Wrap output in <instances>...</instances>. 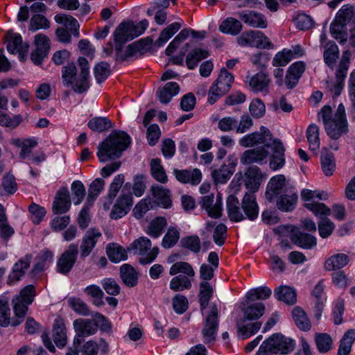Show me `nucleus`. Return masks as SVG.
Returning <instances> with one entry per match:
<instances>
[{
    "label": "nucleus",
    "instance_id": "1",
    "mask_svg": "<svg viewBox=\"0 0 355 355\" xmlns=\"http://www.w3.org/2000/svg\"><path fill=\"white\" fill-rule=\"evenodd\" d=\"M130 143V137L124 132H112L99 144L97 157L100 162L119 157Z\"/></svg>",
    "mask_w": 355,
    "mask_h": 355
},
{
    "label": "nucleus",
    "instance_id": "2",
    "mask_svg": "<svg viewBox=\"0 0 355 355\" xmlns=\"http://www.w3.org/2000/svg\"><path fill=\"white\" fill-rule=\"evenodd\" d=\"M295 347L294 340L276 333L262 343L257 355L287 354Z\"/></svg>",
    "mask_w": 355,
    "mask_h": 355
},
{
    "label": "nucleus",
    "instance_id": "3",
    "mask_svg": "<svg viewBox=\"0 0 355 355\" xmlns=\"http://www.w3.org/2000/svg\"><path fill=\"white\" fill-rule=\"evenodd\" d=\"M35 288L33 285L25 286L19 293L12 299L13 309L17 320L12 322V326H17L21 323L28 311V306L31 304L35 296Z\"/></svg>",
    "mask_w": 355,
    "mask_h": 355
},
{
    "label": "nucleus",
    "instance_id": "4",
    "mask_svg": "<svg viewBox=\"0 0 355 355\" xmlns=\"http://www.w3.org/2000/svg\"><path fill=\"white\" fill-rule=\"evenodd\" d=\"M349 63V51H345L336 71V80L328 78L326 80V89L332 96H338L340 94L344 87Z\"/></svg>",
    "mask_w": 355,
    "mask_h": 355
},
{
    "label": "nucleus",
    "instance_id": "5",
    "mask_svg": "<svg viewBox=\"0 0 355 355\" xmlns=\"http://www.w3.org/2000/svg\"><path fill=\"white\" fill-rule=\"evenodd\" d=\"M233 81V75L225 68H222L218 78L209 88L207 98L208 103L211 105L214 104L220 97L228 92Z\"/></svg>",
    "mask_w": 355,
    "mask_h": 355
},
{
    "label": "nucleus",
    "instance_id": "6",
    "mask_svg": "<svg viewBox=\"0 0 355 355\" xmlns=\"http://www.w3.org/2000/svg\"><path fill=\"white\" fill-rule=\"evenodd\" d=\"M128 250L141 256L139 262L141 264H148L153 262L159 252L157 247L152 248L150 240L146 236H141L135 239L129 245Z\"/></svg>",
    "mask_w": 355,
    "mask_h": 355
},
{
    "label": "nucleus",
    "instance_id": "7",
    "mask_svg": "<svg viewBox=\"0 0 355 355\" xmlns=\"http://www.w3.org/2000/svg\"><path fill=\"white\" fill-rule=\"evenodd\" d=\"M324 129L327 135L334 139H338L347 132L348 123L343 104L338 105L332 121L324 125Z\"/></svg>",
    "mask_w": 355,
    "mask_h": 355
},
{
    "label": "nucleus",
    "instance_id": "8",
    "mask_svg": "<svg viewBox=\"0 0 355 355\" xmlns=\"http://www.w3.org/2000/svg\"><path fill=\"white\" fill-rule=\"evenodd\" d=\"M236 40L241 46H250L263 49L273 48L269 38L259 31H245L238 37Z\"/></svg>",
    "mask_w": 355,
    "mask_h": 355
},
{
    "label": "nucleus",
    "instance_id": "9",
    "mask_svg": "<svg viewBox=\"0 0 355 355\" xmlns=\"http://www.w3.org/2000/svg\"><path fill=\"white\" fill-rule=\"evenodd\" d=\"M150 42L148 40H140L129 44L124 50L121 46L116 45V58L119 61L129 60L136 58L144 53L148 48Z\"/></svg>",
    "mask_w": 355,
    "mask_h": 355
},
{
    "label": "nucleus",
    "instance_id": "10",
    "mask_svg": "<svg viewBox=\"0 0 355 355\" xmlns=\"http://www.w3.org/2000/svg\"><path fill=\"white\" fill-rule=\"evenodd\" d=\"M274 139L270 131L268 128L261 126L259 132H254L243 137L239 141V144L245 148L260 144H264L266 147H270Z\"/></svg>",
    "mask_w": 355,
    "mask_h": 355
},
{
    "label": "nucleus",
    "instance_id": "11",
    "mask_svg": "<svg viewBox=\"0 0 355 355\" xmlns=\"http://www.w3.org/2000/svg\"><path fill=\"white\" fill-rule=\"evenodd\" d=\"M218 328V309L215 305L211 307L206 317L205 324L202 329V335L206 344L215 341Z\"/></svg>",
    "mask_w": 355,
    "mask_h": 355
},
{
    "label": "nucleus",
    "instance_id": "12",
    "mask_svg": "<svg viewBox=\"0 0 355 355\" xmlns=\"http://www.w3.org/2000/svg\"><path fill=\"white\" fill-rule=\"evenodd\" d=\"M73 324L76 334L74 338L75 345H81L85 337L93 335L97 331V324L90 319H76Z\"/></svg>",
    "mask_w": 355,
    "mask_h": 355
},
{
    "label": "nucleus",
    "instance_id": "13",
    "mask_svg": "<svg viewBox=\"0 0 355 355\" xmlns=\"http://www.w3.org/2000/svg\"><path fill=\"white\" fill-rule=\"evenodd\" d=\"M34 45L35 49L31 54V60L35 64L40 65L48 55L50 40L46 35L38 33L35 35Z\"/></svg>",
    "mask_w": 355,
    "mask_h": 355
},
{
    "label": "nucleus",
    "instance_id": "14",
    "mask_svg": "<svg viewBox=\"0 0 355 355\" xmlns=\"http://www.w3.org/2000/svg\"><path fill=\"white\" fill-rule=\"evenodd\" d=\"M78 246L72 243L60 255L57 262V270L62 275L68 274L73 267L78 257Z\"/></svg>",
    "mask_w": 355,
    "mask_h": 355
},
{
    "label": "nucleus",
    "instance_id": "15",
    "mask_svg": "<svg viewBox=\"0 0 355 355\" xmlns=\"http://www.w3.org/2000/svg\"><path fill=\"white\" fill-rule=\"evenodd\" d=\"M288 189H293V187L286 182L284 175H279L274 176L268 183L266 196L268 200L272 201L275 198L286 193V190Z\"/></svg>",
    "mask_w": 355,
    "mask_h": 355
},
{
    "label": "nucleus",
    "instance_id": "16",
    "mask_svg": "<svg viewBox=\"0 0 355 355\" xmlns=\"http://www.w3.org/2000/svg\"><path fill=\"white\" fill-rule=\"evenodd\" d=\"M6 38L8 42L7 50L12 54L18 53L21 61H24L28 45L23 43L21 36L18 33H8Z\"/></svg>",
    "mask_w": 355,
    "mask_h": 355
},
{
    "label": "nucleus",
    "instance_id": "17",
    "mask_svg": "<svg viewBox=\"0 0 355 355\" xmlns=\"http://www.w3.org/2000/svg\"><path fill=\"white\" fill-rule=\"evenodd\" d=\"M31 260L32 256L31 254H26L14 264L12 271L8 275V284L12 285L17 283L24 276L30 267Z\"/></svg>",
    "mask_w": 355,
    "mask_h": 355
},
{
    "label": "nucleus",
    "instance_id": "18",
    "mask_svg": "<svg viewBox=\"0 0 355 355\" xmlns=\"http://www.w3.org/2000/svg\"><path fill=\"white\" fill-rule=\"evenodd\" d=\"M101 236V233L95 229H90L86 232L82 239L80 247L82 259H85L90 254Z\"/></svg>",
    "mask_w": 355,
    "mask_h": 355
},
{
    "label": "nucleus",
    "instance_id": "19",
    "mask_svg": "<svg viewBox=\"0 0 355 355\" xmlns=\"http://www.w3.org/2000/svg\"><path fill=\"white\" fill-rule=\"evenodd\" d=\"M242 210L245 218L254 220L259 213V207L254 193H245L241 200Z\"/></svg>",
    "mask_w": 355,
    "mask_h": 355
},
{
    "label": "nucleus",
    "instance_id": "20",
    "mask_svg": "<svg viewBox=\"0 0 355 355\" xmlns=\"http://www.w3.org/2000/svg\"><path fill=\"white\" fill-rule=\"evenodd\" d=\"M132 202V198L130 194H121L112 207L110 217L114 220L123 217L130 210Z\"/></svg>",
    "mask_w": 355,
    "mask_h": 355
},
{
    "label": "nucleus",
    "instance_id": "21",
    "mask_svg": "<svg viewBox=\"0 0 355 355\" xmlns=\"http://www.w3.org/2000/svg\"><path fill=\"white\" fill-rule=\"evenodd\" d=\"M71 204L68 189L67 188H62L57 192L53 200V212L55 214H64L69 210Z\"/></svg>",
    "mask_w": 355,
    "mask_h": 355
},
{
    "label": "nucleus",
    "instance_id": "22",
    "mask_svg": "<svg viewBox=\"0 0 355 355\" xmlns=\"http://www.w3.org/2000/svg\"><path fill=\"white\" fill-rule=\"evenodd\" d=\"M150 191L155 198L153 201L155 202V207L158 205L164 209L171 207V193L169 189L163 186L155 184L151 187Z\"/></svg>",
    "mask_w": 355,
    "mask_h": 355
},
{
    "label": "nucleus",
    "instance_id": "23",
    "mask_svg": "<svg viewBox=\"0 0 355 355\" xmlns=\"http://www.w3.org/2000/svg\"><path fill=\"white\" fill-rule=\"evenodd\" d=\"M298 196L295 189H288L277 198V207L283 211H291L296 206Z\"/></svg>",
    "mask_w": 355,
    "mask_h": 355
},
{
    "label": "nucleus",
    "instance_id": "24",
    "mask_svg": "<svg viewBox=\"0 0 355 355\" xmlns=\"http://www.w3.org/2000/svg\"><path fill=\"white\" fill-rule=\"evenodd\" d=\"M173 174L177 180L182 184L197 185L202 180V173L198 168L192 170L174 169Z\"/></svg>",
    "mask_w": 355,
    "mask_h": 355
},
{
    "label": "nucleus",
    "instance_id": "25",
    "mask_svg": "<svg viewBox=\"0 0 355 355\" xmlns=\"http://www.w3.org/2000/svg\"><path fill=\"white\" fill-rule=\"evenodd\" d=\"M78 64L80 68V73L79 75V78L76 81L73 89L76 92L83 93L89 87V63L87 59L85 58H80L78 59Z\"/></svg>",
    "mask_w": 355,
    "mask_h": 355
},
{
    "label": "nucleus",
    "instance_id": "26",
    "mask_svg": "<svg viewBox=\"0 0 355 355\" xmlns=\"http://www.w3.org/2000/svg\"><path fill=\"white\" fill-rule=\"evenodd\" d=\"M202 208L205 209L208 215L212 218H218L221 216L222 203L220 199H217L214 202V195L203 196L200 201Z\"/></svg>",
    "mask_w": 355,
    "mask_h": 355
},
{
    "label": "nucleus",
    "instance_id": "27",
    "mask_svg": "<svg viewBox=\"0 0 355 355\" xmlns=\"http://www.w3.org/2000/svg\"><path fill=\"white\" fill-rule=\"evenodd\" d=\"M248 79V85L254 92L266 94L268 92L270 79L267 74L259 72Z\"/></svg>",
    "mask_w": 355,
    "mask_h": 355
},
{
    "label": "nucleus",
    "instance_id": "28",
    "mask_svg": "<svg viewBox=\"0 0 355 355\" xmlns=\"http://www.w3.org/2000/svg\"><path fill=\"white\" fill-rule=\"evenodd\" d=\"M227 211L231 221L240 222L245 218L242 210L241 203L233 195L230 196L227 199Z\"/></svg>",
    "mask_w": 355,
    "mask_h": 355
},
{
    "label": "nucleus",
    "instance_id": "29",
    "mask_svg": "<svg viewBox=\"0 0 355 355\" xmlns=\"http://www.w3.org/2000/svg\"><path fill=\"white\" fill-rule=\"evenodd\" d=\"M273 154L270 162V166L272 170H277L282 168L285 164L284 148L279 139H274L271 143Z\"/></svg>",
    "mask_w": 355,
    "mask_h": 355
},
{
    "label": "nucleus",
    "instance_id": "30",
    "mask_svg": "<svg viewBox=\"0 0 355 355\" xmlns=\"http://www.w3.org/2000/svg\"><path fill=\"white\" fill-rule=\"evenodd\" d=\"M261 181V173L257 166L250 167L244 176L245 185L250 190V193L256 192L260 186Z\"/></svg>",
    "mask_w": 355,
    "mask_h": 355
},
{
    "label": "nucleus",
    "instance_id": "31",
    "mask_svg": "<svg viewBox=\"0 0 355 355\" xmlns=\"http://www.w3.org/2000/svg\"><path fill=\"white\" fill-rule=\"evenodd\" d=\"M53 339L58 347H63L67 343V328L62 318H57L54 321Z\"/></svg>",
    "mask_w": 355,
    "mask_h": 355
},
{
    "label": "nucleus",
    "instance_id": "32",
    "mask_svg": "<svg viewBox=\"0 0 355 355\" xmlns=\"http://www.w3.org/2000/svg\"><path fill=\"white\" fill-rule=\"evenodd\" d=\"M350 259L347 254L343 253L334 254L328 257L324 263V268L327 271L340 270L346 266Z\"/></svg>",
    "mask_w": 355,
    "mask_h": 355
},
{
    "label": "nucleus",
    "instance_id": "33",
    "mask_svg": "<svg viewBox=\"0 0 355 355\" xmlns=\"http://www.w3.org/2000/svg\"><path fill=\"white\" fill-rule=\"evenodd\" d=\"M114 44L122 46L129 40L134 39L130 22H121L114 32Z\"/></svg>",
    "mask_w": 355,
    "mask_h": 355
},
{
    "label": "nucleus",
    "instance_id": "34",
    "mask_svg": "<svg viewBox=\"0 0 355 355\" xmlns=\"http://www.w3.org/2000/svg\"><path fill=\"white\" fill-rule=\"evenodd\" d=\"M268 152L264 148H257L245 150L241 157V162L243 164H250L260 162L266 158Z\"/></svg>",
    "mask_w": 355,
    "mask_h": 355
},
{
    "label": "nucleus",
    "instance_id": "35",
    "mask_svg": "<svg viewBox=\"0 0 355 355\" xmlns=\"http://www.w3.org/2000/svg\"><path fill=\"white\" fill-rule=\"evenodd\" d=\"M241 19L248 25L259 28L267 27L268 23L266 18L261 13L250 11L240 15Z\"/></svg>",
    "mask_w": 355,
    "mask_h": 355
},
{
    "label": "nucleus",
    "instance_id": "36",
    "mask_svg": "<svg viewBox=\"0 0 355 355\" xmlns=\"http://www.w3.org/2000/svg\"><path fill=\"white\" fill-rule=\"evenodd\" d=\"M180 92V87L175 82H168L165 85L159 89L157 95L162 103L166 104L169 103L171 98L176 96Z\"/></svg>",
    "mask_w": 355,
    "mask_h": 355
},
{
    "label": "nucleus",
    "instance_id": "37",
    "mask_svg": "<svg viewBox=\"0 0 355 355\" xmlns=\"http://www.w3.org/2000/svg\"><path fill=\"white\" fill-rule=\"evenodd\" d=\"M53 254L51 251L45 250L41 252L35 259V263L32 270L34 275L44 271L48 265L53 261Z\"/></svg>",
    "mask_w": 355,
    "mask_h": 355
},
{
    "label": "nucleus",
    "instance_id": "38",
    "mask_svg": "<svg viewBox=\"0 0 355 355\" xmlns=\"http://www.w3.org/2000/svg\"><path fill=\"white\" fill-rule=\"evenodd\" d=\"M275 296L278 300L288 304H293L297 302L295 291L288 286H280L275 290Z\"/></svg>",
    "mask_w": 355,
    "mask_h": 355
},
{
    "label": "nucleus",
    "instance_id": "39",
    "mask_svg": "<svg viewBox=\"0 0 355 355\" xmlns=\"http://www.w3.org/2000/svg\"><path fill=\"white\" fill-rule=\"evenodd\" d=\"M355 341V329H350L343 335L340 341L337 355H349Z\"/></svg>",
    "mask_w": 355,
    "mask_h": 355
},
{
    "label": "nucleus",
    "instance_id": "40",
    "mask_svg": "<svg viewBox=\"0 0 355 355\" xmlns=\"http://www.w3.org/2000/svg\"><path fill=\"white\" fill-rule=\"evenodd\" d=\"M291 240L293 243L304 249H311L317 245V239L314 236L304 232L293 234Z\"/></svg>",
    "mask_w": 355,
    "mask_h": 355
},
{
    "label": "nucleus",
    "instance_id": "41",
    "mask_svg": "<svg viewBox=\"0 0 355 355\" xmlns=\"http://www.w3.org/2000/svg\"><path fill=\"white\" fill-rule=\"evenodd\" d=\"M323 53L325 64L333 69L339 56V49L336 43L333 41L328 42L324 46Z\"/></svg>",
    "mask_w": 355,
    "mask_h": 355
},
{
    "label": "nucleus",
    "instance_id": "42",
    "mask_svg": "<svg viewBox=\"0 0 355 355\" xmlns=\"http://www.w3.org/2000/svg\"><path fill=\"white\" fill-rule=\"evenodd\" d=\"M209 56V52L202 48H195L186 57V64L189 69L196 67L198 62Z\"/></svg>",
    "mask_w": 355,
    "mask_h": 355
},
{
    "label": "nucleus",
    "instance_id": "43",
    "mask_svg": "<svg viewBox=\"0 0 355 355\" xmlns=\"http://www.w3.org/2000/svg\"><path fill=\"white\" fill-rule=\"evenodd\" d=\"M120 275L123 283L126 286L133 287L137 284V273L130 265H122L120 268Z\"/></svg>",
    "mask_w": 355,
    "mask_h": 355
},
{
    "label": "nucleus",
    "instance_id": "44",
    "mask_svg": "<svg viewBox=\"0 0 355 355\" xmlns=\"http://www.w3.org/2000/svg\"><path fill=\"white\" fill-rule=\"evenodd\" d=\"M218 29L223 33L236 35L241 32L242 24L238 19L228 17L220 24Z\"/></svg>",
    "mask_w": 355,
    "mask_h": 355
},
{
    "label": "nucleus",
    "instance_id": "45",
    "mask_svg": "<svg viewBox=\"0 0 355 355\" xmlns=\"http://www.w3.org/2000/svg\"><path fill=\"white\" fill-rule=\"evenodd\" d=\"M178 273L184 274L183 277H188L189 279L194 277L196 272L192 266L188 262L178 261L173 263L169 270L171 275H175Z\"/></svg>",
    "mask_w": 355,
    "mask_h": 355
},
{
    "label": "nucleus",
    "instance_id": "46",
    "mask_svg": "<svg viewBox=\"0 0 355 355\" xmlns=\"http://www.w3.org/2000/svg\"><path fill=\"white\" fill-rule=\"evenodd\" d=\"M55 21L58 24H63L67 28H69L74 36H79V24L72 16L66 14H59L55 16Z\"/></svg>",
    "mask_w": 355,
    "mask_h": 355
},
{
    "label": "nucleus",
    "instance_id": "47",
    "mask_svg": "<svg viewBox=\"0 0 355 355\" xmlns=\"http://www.w3.org/2000/svg\"><path fill=\"white\" fill-rule=\"evenodd\" d=\"M181 22H173L164 28L160 33L156 44L158 46H163L168 42L181 28Z\"/></svg>",
    "mask_w": 355,
    "mask_h": 355
},
{
    "label": "nucleus",
    "instance_id": "48",
    "mask_svg": "<svg viewBox=\"0 0 355 355\" xmlns=\"http://www.w3.org/2000/svg\"><path fill=\"white\" fill-rule=\"evenodd\" d=\"M105 181L101 178L94 180L90 184L87 198V205L92 206L96 198L103 190Z\"/></svg>",
    "mask_w": 355,
    "mask_h": 355
},
{
    "label": "nucleus",
    "instance_id": "49",
    "mask_svg": "<svg viewBox=\"0 0 355 355\" xmlns=\"http://www.w3.org/2000/svg\"><path fill=\"white\" fill-rule=\"evenodd\" d=\"M293 318L297 327L304 331H309L311 324L305 312L300 307H295L293 311Z\"/></svg>",
    "mask_w": 355,
    "mask_h": 355
},
{
    "label": "nucleus",
    "instance_id": "50",
    "mask_svg": "<svg viewBox=\"0 0 355 355\" xmlns=\"http://www.w3.org/2000/svg\"><path fill=\"white\" fill-rule=\"evenodd\" d=\"M84 293L92 298V302L96 306H102L105 304L103 300L104 293L98 286L89 285L84 289Z\"/></svg>",
    "mask_w": 355,
    "mask_h": 355
},
{
    "label": "nucleus",
    "instance_id": "51",
    "mask_svg": "<svg viewBox=\"0 0 355 355\" xmlns=\"http://www.w3.org/2000/svg\"><path fill=\"white\" fill-rule=\"evenodd\" d=\"M155 207V202L150 198L141 200L134 207L133 214L137 219H140L150 209Z\"/></svg>",
    "mask_w": 355,
    "mask_h": 355
},
{
    "label": "nucleus",
    "instance_id": "52",
    "mask_svg": "<svg viewBox=\"0 0 355 355\" xmlns=\"http://www.w3.org/2000/svg\"><path fill=\"white\" fill-rule=\"evenodd\" d=\"M107 254L112 262H119L127 258L126 251L120 245L112 243L107 246Z\"/></svg>",
    "mask_w": 355,
    "mask_h": 355
},
{
    "label": "nucleus",
    "instance_id": "53",
    "mask_svg": "<svg viewBox=\"0 0 355 355\" xmlns=\"http://www.w3.org/2000/svg\"><path fill=\"white\" fill-rule=\"evenodd\" d=\"M166 225V220L164 217H157L149 224L146 233L153 238L159 237Z\"/></svg>",
    "mask_w": 355,
    "mask_h": 355
},
{
    "label": "nucleus",
    "instance_id": "54",
    "mask_svg": "<svg viewBox=\"0 0 355 355\" xmlns=\"http://www.w3.org/2000/svg\"><path fill=\"white\" fill-rule=\"evenodd\" d=\"M306 139L309 149L316 151L320 148L319 128L315 124L310 125L306 130Z\"/></svg>",
    "mask_w": 355,
    "mask_h": 355
},
{
    "label": "nucleus",
    "instance_id": "55",
    "mask_svg": "<svg viewBox=\"0 0 355 355\" xmlns=\"http://www.w3.org/2000/svg\"><path fill=\"white\" fill-rule=\"evenodd\" d=\"M191 279L188 277H183L180 275L174 277L170 282L169 287L173 291H182L189 290L191 288Z\"/></svg>",
    "mask_w": 355,
    "mask_h": 355
},
{
    "label": "nucleus",
    "instance_id": "56",
    "mask_svg": "<svg viewBox=\"0 0 355 355\" xmlns=\"http://www.w3.org/2000/svg\"><path fill=\"white\" fill-rule=\"evenodd\" d=\"M17 320V318L10 321V309L8 300L4 297H0V325L3 327H7L9 324L12 325V322Z\"/></svg>",
    "mask_w": 355,
    "mask_h": 355
},
{
    "label": "nucleus",
    "instance_id": "57",
    "mask_svg": "<svg viewBox=\"0 0 355 355\" xmlns=\"http://www.w3.org/2000/svg\"><path fill=\"white\" fill-rule=\"evenodd\" d=\"M261 327V323L259 322H255L247 324H244L242 322H238L237 331L242 338L245 339L255 334L260 329Z\"/></svg>",
    "mask_w": 355,
    "mask_h": 355
},
{
    "label": "nucleus",
    "instance_id": "58",
    "mask_svg": "<svg viewBox=\"0 0 355 355\" xmlns=\"http://www.w3.org/2000/svg\"><path fill=\"white\" fill-rule=\"evenodd\" d=\"M124 182V175L122 174L117 175L114 179L113 180L112 182L111 183L109 189V191L107 193V198L110 200L109 204L107 205V203L104 204V207L106 209H108L110 207V205H111L113 199L116 197V194L118 193L119 191L120 190L121 187H122L123 184Z\"/></svg>",
    "mask_w": 355,
    "mask_h": 355
},
{
    "label": "nucleus",
    "instance_id": "59",
    "mask_svg": "<svg viewBox=\"0 0 355 355\" xmlns=\"http://www.w3.org/2000/svg\"><path fill=\"white\" fill-rule=\"evenodd\" d=\"M265 306L261 302H257L248 306L243 309L244 316L248 320H256L263 315Z\"/></svg>",
    "mask_w": 355,
    "mask_h": 355
},
{
    "label": "nucleus",
    "instance_id": "60",
    "mask_svg": "<svg viewBox=\"0 0 355 355\" xmlns=\"http://www.w3.org/2000/svg\"><path fill=\"white\" fill-rule=\"evenodd\" d=\"M213 295V288L207 282H202L200 284L199 302L202 310L205 309Z\"/></svg>",
    "mask_w": 355,
    "mask_h": 355
},
{
    "label": "nucleus",
    "instance_id": "61",
    "mask_svg": "<svg viewBox=\"0 0 355 355\" xmlns=\"http://www.w3.org/2000/svg\"><path fill=\"white\" fill-rule=\"evenodd\" d=\"M111 121L106 117H94L88 122V127L93 131L103 132L112 127Z\"/></svg>",
    "mask_w": 355,
    "mask_h": 355
},
{
    "label": "nucleus",
    "instance_id": "62",
    "mask_svg": "<svg viewBox=\"0 0 355 355\" xmlns=\"http://www.w3.org/2000/svg\"><path fill=\"white\" fill-rule=\"evenodd\" d=\"M315 343L320 353H327L331 349L333 340L331 337L327 334H316Z\"/></svg>",
    "mask_w": 355,
    "mask_h": 355
},
{
    "label": "nucleus",
    "instance_id": "63",
    "mask_svg": "<svg viewBox=\"0 0 355 355\" xmlns=\"http://www.w3.org/2000/svg\"><path fill=\"white\" fill-rule=\"evenodd\" d=\"M271 293L272 291L268 287H258L250 290L246 294V299L252 302L256 300H266L270 296Z\"/></svg>",
    "mask_w": 355,
    "mask_h": 355
},
{
    "label": "nucleus",
    "instance_id": "64",
    "mask_svg": "<svg viewBox=\"0 0 355 355\" xmlns=\"http://www.w3.org/2000/svg\"><path fill=\"white\" fill-rule=\"evenodd\" d=\"M28 212L31 221L36 225H38L44 219L46 216V211L44 207L32 202L28 206Z\"/></svg>",
    "mask_w": 355,
    "mask_h": 355
}]
</instances>
